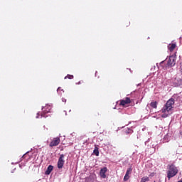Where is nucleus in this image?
Segmentation results:
<instances>
[{
	"mask_svg": "<svg viewBox=\"0 0 182 182\" xmlns=\"http://www.w3.org/2000/svg\"><path fill=\"white\" fill-rule=\"evenodd\" d=\"M167 170V178L168 180L173 178V177H175L178 173V169L174 164L168 165Z\"/></svg>",
	"mask_w": 182,
	"mask_h": 182,
	"instance_id": "nucleus-1",
	"label": "nucleus"
},
{
	"mask_svg": "<svg viewBox=\"0 0 182 182\" xmlns=\"http://www.w3.org/2000/svg\"><path fill=\"white\" fill-rule=\"evenodd\" d=\"M175 101L173 98H171L169 99L166 103L165 104V105L164 106V107L161 109V112L162 113H166L167 112V113H168V112L171 111V109H173V105H174Z\"/></svg>",
	"mask_w": 182,
	"mask_h": 182,
	"instance_id": "nucleus-2",
	"label": "nucleus"
},
{
	"mask_svg": "<svg viewBox=\"0 0 182 182\" xmlns=\"http://www.w3.org/2000/svg\"><path fill=\"white\" fill-rule=\"evenodd\" d=\"M52 109V107L50 105H46L42 108L43 112L42 113H37L36 119H39V117H46V114L48 113H50V110Z\"/></svg>",
	"mask_w": 182,
	"mask_h": 182,
	"instance_id": "nucleus-3",
	"label": "nucleus"
},
{
	"mask_svg": "<svg viewBox=\"0 0 182 182\" xmlns=\"http://www.w3.org/2000/svg\"><path fill=\"white\" fill-rule=\"evenodd\" d=\"M63 166H65V154H62L58 159L57 166L58 168L60 169L63 168Z\"/></svg>",
	"mask_w": 182,
	"mask_h": 182,
	"instance_id": "nucleus-4",
	"label": "nucleus"
},
{
	"mask_svg": "<svg viewBox=\"0 0 182 182\" xmlns=\"http://www.w3.org/2000/svg\"><path fill=\"white\" fill-rule=\"evenodd\" d=\"M173 83L175 86H181L182 85V75H177L173 80Z\"/></svg>",
	"mask_w": 182,
	"mask_h": 182,
	"instance_id": "nucleus-5",
	"label": "nucleus"
},
{
	"mask_svg": "<svg viewBox=\"0 0 182 182\" xmlns=\"http://www.w3.org/2000/svg\"><path fill=\"white\" fill-rule=\"evenodd\" d=\"M60 143V138L55 137V138H53L52 141L50 143L49 146L50 147H55L56 146H58Z\"/></svg>",
	"mask_w": 182,
	"mask_h": 182,
	"instance_id": "nucleus-6",
	"label": "nucleus"
},
{
	"mask_svg": "<svg viewBox=\"0 0 182 182\" xmlns=\"http://www.w3.org/2000/svg\"><path fill=\"white\" fill-rule=\"evenodd\" d=\"M168 66H174L176 65V55H171L167 62Z\"/></svg>",
	"mask_w": 182,
	"mask_h": 182,
	"instance_id": "nucleus-7",
	"label": "nucleus"
},
{
	"mask_svg": "<svg viewBox=\"0 0 182 182\" xmlns=\"http://www.w3.org/2000/svg\"><path fill=\"white\" fill-rule=\"evenodd\" d=\"M130 103H132V100H130L129 97H126L124 100L120 101V105L124 107H126L127 105H130Z\"/></svg>",
	"mask_w": 182,
	"mask_h": 182,
	"instance_id": "nucleus-8",
	"label": "nucleus"
},
{
	"mask_svg": "<svg viewBox=\"0 0 182 182\" xmlns=\"http://www.w3.org/2000/svg\"><path fill=\"white\" fill-rule=\"evenodd\" d=\"M132 171H133V168H132V167L129 168L127 170L126 174L124 177V181H127V180H129V178H130L129 174H132Z\"/></svg>",
	"mask_w": 182,
	"mask_h": 182,
	"instance_id": "nucleus-9",
	"label": "nucleus"
},
{
	"mask_svg": "<svg viewBox=\"0 0 182 182\" xmlns=\"http://www.w3.org/2000/svg\"><path fill=\"white\" fill-rule=\"evenodd\" d=\"M106 173H107V167H104V168H101V170L100 171V177H102V178H106Z\"/></svg>",
	"mask_w": 182,
	"mask_h": 182,
	"instance_id": "nucleus-10",
	"label": "nucleus"
},
{
	"mask_svg": "<svg viewBox=\"0 0 182 182\" xmlns=\"http://www.w3.org/2000/svg\"><path fill=\"white\" fill-rule=\"evenodd\" d=\"M177 45L176 43H170L168 46V49L169 51L173 52V50H174V49H176Z\"/></svg>",
	"mask_w": 182,
	"mask_h": 182,
	"instance_id": "nucleus-11",
	"label": "nucleus"
},
{
	"mask_svg": "<svg viewBox=\"0 0 182 182\" xmlns=\"http://www.w3.org/2000/svg\"><path fill=\"white\" fill-rule=\"evenodd\" d=\"M53 170V166L52 165L48 166V167L47 168V170L46 171V174L47 176H49V174L52 173Z\"/></svg>",
	"mask_w": 182,
	"mask_h": 182,
	"instance_id": "nucleus-12",
	"label": "nucleus"
},
{
	"mask_svg": "<svg viewBox=\"0 0 182 182\" xmlns=\"http://www.w3.org/2000/svg\"><path fill=\"white\" fill-rule=\"evenodd\" d=\"M124 134H132L133 133V129L130 128H126L123 130Z\"/></svg>",
	"mask_w": 182,
	"mask_h": 182,
	"instance_id": "nucleus-13",
	"label": "nucleus"
},
{
	"mask_svg": "<svg viewBox=\"0 0 182 182\" xmlns=\"http://www.w3.org/2000/svg\"><path fill=\"white\" fill-rule=\"evenodd\" d=\"M150 106L151 107H152V109H157V102H152L150 103Z\"/></svg>",
	"mask_w": 182,
	"mask_h": 182,
	"instance_id": "nucleus-14",
	"label": "nucleus"
},
{
	"mask_svg": "<svg viewBox=\"0 0 182 182\" xmlns=\"http://www.w3.org/2000/svg\"><path fill=\"white\" fill-rule=\"evenodd\" d=\"M93 153L95 156H99V148L97 147H95L94 151H93Z\"/></svg>",
	"mask_w": 182,
	"mask_h": 182,
	"instance_id": "nucleus-15",
	"label": "nucleus"
},
{
	"mask_svg": "<svg viewBox=\"0 0 182 182\" xmlns=\"http://www.w3.org/2000/svg\"><path fill=\"white\" fill-rule=\"evenodd\" d=\"M164 113L162 115H161V117H163L164 119H166V117H168V116L170 115V113L168 112H162Z\"/></svg>",
	"mask_w": 182,
	"mask_h": 182,
	"instance_id": "nucleus-16",
	"label": "nucleus"
},
{
	"mask_svg": "<svg viewBox=\"0 0 182 182\" xmlns=\"http://www.w3.org/2000/svg\"><path fill=\"white\" fill-rule=\"evenodd\" d=\"M149 178L148 176H144L141 180V182H146V181H149Z\"/></svg>",
	"mask_w": 182,
	"mask_h": 182,
	"instance_id": "nucleus-17",
	"label": "nucleus"
},
{
	"mask_svg": "<svg viewBox=\"0 0 182 182\" xmlns=\"http://www.w3.org/2000/svg\"><path fill=\"white\" fill-rule=\"evenodd\" d=\"M73 75H68L67 76L65 77V79H73Z\"/></svg>",
	"mask_w": 182,
	"mask_h": 182,
	"instance_id": "nucleus-18",
	"label": "nucleus"
},
{
	"mask_svg": "<svg viewBox=\"0 0 182 182\" xmlns=\"http://www.w3.org/2000/svg\"><path fill=\"white\" fill-rule=\"evenodd\" d=\"M60 90H61V92H63V93L65 92V91H63V90H61L60 87H58L57 90V92H59Z\"/></svg>",
	"mask_w": 182,
	"mask_h": 182,
	"instance_id": "nucleus-19",
	"label": "nucleus"
},
{
	"mask_svg": "<svg viewBox=\"0 0 182 182\" xmlns=\"http://www.w3.org/2000/svg\"><path fill=\"white\" fill-rule=\"evenodd\" d=\"M180 72L182 73V63L180 64Z\"/></svg>",
	"mask_w": 182,
	"mask_h": 182,
	"instance_id": "nucleus-20",
	"label": "nucleus"
},
{
	"mask_svg": "<svg viewBox=\"0 0 182 182\" xmlns=\"http://www.w3.org/2000/svg\"><path fill=\"white\" fill-rule=\"evenodd\" d=\"M63 102L64 103H66V99L63 98Z\"/></svg>",
	"mask_w": 182,
	"mask_h": 182,
	"instance_id": "nucleus-21",
	"label": "nucleus"
},
{
	"mask_svg": "<svg viewBox=\"0 0 182 182\" xmlns=\"http://www.w3.org/2000/svg\"><path fill=\"white\" fill-rule=\"evenodd\" d=\"M130 26V23H129V21H128L127 23V26Z\"/></svg>",
	"mask_w": 182,
	"mask_h": 182,
	"instance_id": "nucleus-22",
	"label": "nucleus"
},
{
	"mask_svg": "<svg viewBox=\"0 0 182 182\" xmlns=\"http://www.w3.org/2000/svg\"><path fill=\"white\" fill-rule=\"evenodd\" d=\"M95 76H97V72L95 73Z\"/></svg>",
	"mask_w": 182,
	"mask_h": 182,
	"instance_id": "nucleus-23",
	"label": "nucleus"
}]
</instances>
